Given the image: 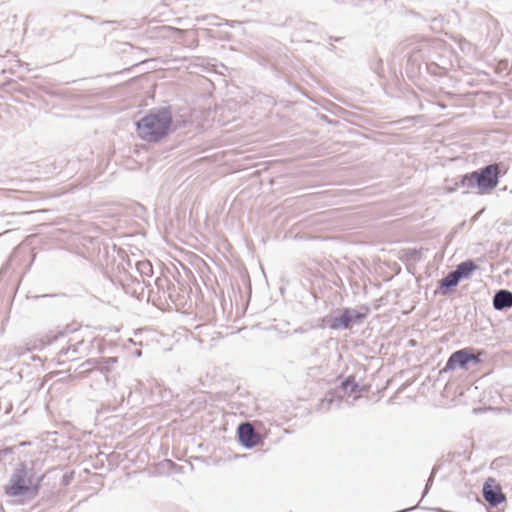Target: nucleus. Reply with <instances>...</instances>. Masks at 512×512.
Returning <instances> with one entry per match:
<instances>
[{"instance_id": "6", "label": "nucleus", "mask_w": 512, "mask_h": 512, "mask_svg": "<svg viewBox=\"0 0 512 512\" xmlns=\"http://www.w3.org/2000/svg\"><path fill=\"white\" fill-rule=\"evenodd\" d=\"M368 309L365 312H360L353 308H344L337 316H332L327 320L331 329L334 330H348L355 324H361L367 317Z\"/></svg>"}, {"instance_id": "2", "label": "nucleus", "mask_w": 512, "mask_h": 512, "mask_svg": "<svg viewBox=\"0 0 512 512\" xmlns=\"http://www.w3.org/2000/svg\"><path fill=\"white\" fill-rule=\"evenodd\" d=\"M32 464V462L30 463ZM44 475L38 476L32 465L26 461L20 462L4 487L5 495L9 497H36L41 489Z\"/></svg>"}, {"instance_id": "27", "label": "nucleus", "mask_w": 512, "mask_h": 512, "mask_svg": "<svg viewBox=\"0 0 512 512\" xmlns=\"http://www.w3.org/2000/svg\"><path fill=\"white\" fill-rule=\"evenodd\" d=\"M455 456L457 457H461V456H464V452H459V451H456L454 454H451L450 452L448 453V460L451 461Z\"/></svg>"}, {"instance_id": "11", "label": "nucleus", "mask_w": 512, "mask_h": 512, "mask_svg": "<svg viewBox=\"0 0 512 512\" xmlns=\"http://www.w3.org/2000/svg\"><path fill=\"white\" fill-rule=\"evenodd\" d=\"M341 402L342 397L336 391H328L318 404L317 410L327 412L333 408H339Z\"/></svg>"}, {"instance_id": "12", "label": "nucleus", "mask_w": 512, "mask_h": 512, "mask_svg": "<svg viewBox=\"0 0 512 512\" xmlns=\"http://www.w3.org/2000/svg\"><path fill=\"white\" fill-rule=\"evenodd\" d=\"M150 283L146 282L145 279H136L132 280V283L125 282V292L133 297L141 298L143 297L145 287L149 286Z\"/></svg>"}, {"instance_id": "3", "label": "nucleus", "mask_w": 512, "mask_h": 512, "mask_svg": "<svg viewBox=\"0 0 512 512\" xmlns=\"http://www.w3.org/2000/svg\"><path fill=\"white\" fill-rule=\"evenodd\" d=\"M501 164L493 163L461 176L455 183L457 188H464L463 193L477 189L478 193L491 192L499 183Z\"/></svg>"}, {"instance_id": "23", "label": "nucleus", "mask_w": 512, "mask_h": 512, "mask_svg": "<svg viewBox=\"0 0 512 512\" xmlns=\"http://www.w3.org/2000/svg\"><path fill=\"white\" fill-rule=\"evenodd\" d=\"M435 473H436V470L432 471V474L430 475L429 479L427 480L426 485L422 491V499L425 498L427 496V494L429 493L432 483H433V480H434Z\"/></svg>"}, {"instance_id": "5", "label": "nucleus", "mask_w": 512, "mask_h": 512, "mask_svg": "<svg viewBox=\"0 0 512 512\" xmlns=\"http://www.w3.org/2000/svg\"><path fill=\"white\" fill-rule=\"evenodd\" d=\"M482 362L479 355L474 353V349L470 347L459 349L453 352L443 368V372L453 371L457 368L468 370L469 364L477 366Z\"/></svg>"}, {"instance_id": "24", "label": "nucleus", "mask_w": 512, "mask_h": 512, "mask_svg": "<svg viewBox=\"0 0 512 512\" xmlns=\"http://www.w3.org/2000/svg\"><path fill=\"white\" fill-rule=\"evenodd\" d=\"M231 452H232V450H229V453L225 457L224 461H226V460L231 461L232 459H239V458L247 459L251 456L250 454H236V453H231Z\"/></svg>"}, {"instance_id": "8", "label": "nucleus", "mask_w": 512, "mask_h": 512, "mask_svg": "<svg viewBox=\"0 0 512 512\" xmlns=\"http://www.w3.org/2000/svg\"><path fill=\"white\" fill-rule=\"evenodd\" d=\"M482 496L492 508H498L499 505L507 501L506 494L502 491L501 485L494 477L485 479L482 485Z\"/></svg>"}, {"instance_id": "34", "label": "nucleus", "mask_w": 512, "mask_h": 512, "mask_svg": "<svg viewBox=\"0 0 512 512\" xmlns=\"http://www.w3.org/2000/svg\"><path fill=\"white\" fill-rule=\"evenodd\" d=\"M202 447H203V444H202V443H200V444H198V447H197V448H198V449H201Z\"/></svg>"}, {"instance_id": "14", "label": "nucleus", "mask_w": 512, "mask_h": 512, "mask_svg": "<svg viewBox=\"0 0 512 512\" xmlns=\"http://www.w3.org/2000/svg\"><path fill=\"white\" fill-rule=\"evenodd\" d=\"M460 280L455 272L450 271L445 277L438 282V287L442 295H447L454 287L459 284Z\"/></svg>"}, {"instance_id": "10", "label": "nucleus", "mask_w": 512, "mask_h": 512, "mask_svg": "<svg viewBox=\"0 0 512 512\" xmlns=\"http://www.w3.org/2000/svg\"><path fill=\"white\" fill-rule=\"evenodd\" d=\"M493 307L497 311H503L512 307V292L500 289L493 296Z\"/></svg>"}, {"instance_id": "17", "label": "nucleus", "mask_w": 512, "mask_h": 512, "mask_svg": "<svg viewBox=\"0 0 512 512\" xmlns=\"http://www.w3.org/2000/svg\"><path fill=\"white\" fill-rule=\"evenodd\" d=\"M99 371L101 373L110 372L111 368L118 362L117 357H99Z\"/></svg>"}, {"instance_id": "26", "label": "nucleus", "mask_w": 512, "mask_h": 512, "mask_svg": "<svg viewBox=\"0 0 512 512\" xmlns=\"http://www.w3.org/2000/svg\"><path fill=\"white\" fill-rule=\"evenodd\" d=\"M187 451L188 450H182V449L172 450V455L175 456L176 458H179L180 455L186 454Z\"/></svg>"}, {"instance_id": "33", "label": "nucleus", "mask_w": 512, "mask_h": 512, "mask_svg": "<svg viewBox=\"0 0 512 512\" xmlns=\"http://www.w3.org/2000/svg\"><path fill=\"white\" fill-rule=\"evenodd\" d=\"M189 465H190V468H191L192 470H193V469H195V467H194V464H193V463H190Z\"/></svg>"}, {"instance_id": "13", "label": "nucleus", "mask_w": 512, "mask_h": 512, "mask_svg": "<svg viewBox=\"0 0 512 512\" xmlns=\"http://www.w3.org/2000/svg\"><path fill=\"white\" fill-rule=\"evenodd\" d=\"M478 269V265L471 259L461 262L453 270L458 276L459 280L468 279L474 271Z\"/></svg>"}, {"instance_id": "28", "label": "nucleus", "mask_w": 512, "mask_h": 512, "mask_svg": "<svg viewBox=\"0 0 512 512\" xmlns=\"http://www.w3.org/2000/svg\"><path fill=\"white\" fill-rule=\"evenodd\" d=\"M306 332H307V329L304 327H298V328L294 329V333H296V334H303Z\"/></svg>"}, {"instance_id": "7", "label": "nucleus", "mask_w": 512, "mask_h": 512, "mask_svg": "<svg viewBox=\"0 0 512 512\" xmlns=\"http://www.w3.org/2000/svg\"><path fill=\"white\" fill-rule=\"evenodd\" d=\"M237 438L244 448H254L264 445L266 434L260 431L255 423L246 421L238 425Z\"/></svg>"}, {"instance_id": "19", "label": "nucleus", "mask_w": 512, "mask_h": 512, "mask_svg": "<svg viewBox=\"0 0 512 512\" xmlns=\"http://www.w3.org/2000/svg\"><path fill=\"white\" fill-rule=\"evenodd\" d=\"M190 459H193L194 461H197V462L205 463L207 466H209L211 464L219 465V463L223 461L222 456H217V455L209 456V457L190 456Z\"/></svg>"}, {"instance_id": "22", "label": "nucleus", "mask_w": 512, "mask_h": 512, "mask_svg": "<svg viewBox=\"0 0 512 512\" xmlns=\"http://www.w3.org/2000/svg\"><path fill=\"white\" fill-rule=\"evenodd\" d=\"M99 358H91V359H88L86 360L84 363H83V366H87L88 369H91V370H99Z\"/></svg>"}, {"instance_id": "30", "label": "nucleus", "mask_w": 512, "mask_h": 512, "mask_svg": "<svg viewBox=\"0 0 512 512\" xmlns=\"http://www.w3.org/2000/svg\"><path fill=\"white\" fill-rule=\"evenodd\" d=\"M142 386H143L142 382H141V381H139V380H137V381H136L135 390H139V389H141V387H142Z\"/></svg>"}, {"instance_id": "1", "label": "nucleus", "mask_w": 512, "mask_h": 512, "mask_svg": "<svg viewBox=\"0 0 512 512\" xmlns=\"http://www.w3.org/2000/svg\"><path fill=\"white\" fill-rule=\"evenodd\" d=\"M172 123L171 107L153 108L136 121V132L142 140L157 143L168 136Z\"/></svg>"}, {"instance_id": "20", "label": "nucleus", "mask_w": 512, "mask_h": 512, "mask_svg": "<svg viewBox=\"0 0 512 512\" xmlns=\"http://www.w3.org/2000/svg\"><path fill=\"white\" fill-rule=\"evenodd\" d=\"M421 257V251L415 248H408L403 250V258L406 260L417 261Z\"/></svg>"}, {"instance_id": "29", "label": "nucleus", "mask_w": 512, "mask_h": 512, "mask_svg": "<svg viewBox=\"0 0 512 512\" xmlns=\"http://www.w3.org/2000/svg\"><path fill=\"white\" fill-rule=\"evenodd\" d=\"M14 450H0V456L1 455H7L11 454Z\"/></svg>"}, {"instance_id": "4", "label": "nucleus", "mask_w": 512, "mask_h": 512, "mask_svg": "<svg viewBox=\"0 0 512 512\" xmlns=\"http://www.w3.org/2000/svg\"><path fill=\"white\" fill-rule=\"evenodd\" d=\"M142 454L148 456V450H126L124 453L117 450H111L109 453H106L104 450H98L95 467L104 468L105 463H107V470L110 471L118 467L124 460L133 462L135 457H139Z\"/></svg>"}, {"instance_id": "16", "label": "nucleus", "mask_w": 512, "mask_h": 512, "mask_svg": "<svg viewBox=\"0 0 512 512\" xmlns=\"http://www.w3.org/2000/svg\"><path fill=\"white\" fill-rule=\"evenodd\" d=\"M136 271L142 279H145L146 277L150 278L153 275V267L148 260L137 262Z\"/></svg>"}, {"instance_id": "21", "label": "nucleus", "mask_w": 512, "mask_h": 512, "mask_svg": "<svg viewBox=\"0 0 512 512\" xmlns=\"http://www.w3.org/2000/svg\"><path fill=\"white\" fill-rule=\"evenodd\" d=\"M137 277L136 276H133L131 275L130 273L128 272H124L120 277H119V283L121 284L122 288L125 290V282H129V283H132V280H136Z\"/></svg>"}, {"instance_id": "25", "label": "nucleus", "mask_w": 512, "mask_h": 512, "mask_svg": "<svg viewBox=\"0 0 512 512\" xmlns=\"http://www.w3.org/2000/svg\"><path fill=\"white\" fill-rule=\"evenodd\" d=\"M75 472L73 470L66 472L62 475V484L67 486L73 480Z\"/></svg>"}, {"instance_id": "9", "label": "nucleus", "mask_w": 512, "mask_h": 512, "mask_svg": "<svg viewBox=\"0 0 512 512\" xmlns=\"http://www.w3.org/2000/svg\"><path fill=\"white\" fill-rule=\"evenodd\" d=\"M89 343L83 339L70 338L68 345L61 348L59 351L60 356H67L70 360H76L80 355H83L89 350Z\"/></svg>"}, {"instance_id": "35", "label": "nucleus", "mask_w": 512, "mask_h": 512, "mask_svg": "<svg viewBox=\"0 0 512 512\" xmlns=\"http://www.w3.org/2000/svg\"><path fill=\"white\" fill-rule=\"evenodd\" d=\"M85 18L90 19V20H92V19H93V17H92V16H85Z\"/></svg>"}, {"instance_id": "32", "label": "nucleus", "mask_w": 512, "mask_h": 512, "mask_svg": "<svg viewBox=\"0 0 512 512\" xmlns=\"http://www.w3.org/2000/svg\"><path fill=\"white\" fill-rule=\"evenodd\" d=\"M135 355H137L138 357L141 356V351L140 350H136L135 351Z\"/></svg>"}, {"instance_id": "31", "label": "nucleus", "mask_w": 512, "mask_h": 512, "mask_svg": "<svg viewBox=\"0 0 512 512\" xmlns=\"http://www.w3.org/2000/svg\"><path fill=\"white\" fill-rule=\"evenodd\" d=\"M13 257H14V254H12L10 256L9 260L7 261V265H9L13 261Z\"/></svg>"}, {"instance_id": "15", "label": "nucleus", "mask_w": 512, "mask_h": 512, "mask_svg": "<svg viewBox=\"0 0 512 512\" xmlns=\"http://www.w3.org/2000/svg\"><path fill=\"white\" fill-rule=\"evenodd\" d=\"M156 469L159 474L184 473V466H180L173 460L167 458L160 461Z\"/></svg>"}, {"instance_id": "18", "label": "nucleus", "mask_w": 512, "mask_h": 512, "mask_svg": "<svg viewBox=\"0 0 512 512\" xmlns=\"http://www.w3.org/2000/svg\"><path fill=\"white\" fill-rule=\"evenodd\" d=\"M342 389L345 393L349 394L356 393L361 390L359 384L355 381L354 377H347L342 382Z\"/></svg>"}]
</instances>
